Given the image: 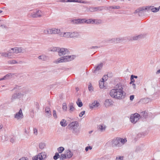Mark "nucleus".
<instances>
[{
	"label": "nucleus",
	"instance_id": "nucleus-1",
	"mask_svg": "<svg viewBox=\"0 0 160 160\" xmlns=\"http://www.w3.org/2000/svg\"><path fill=\"white\" fill-rule=\"evenodd\" d=\"M122 85L120 84L116 85L114 88L111 90L110 92V95L112 97L116 99H120L124 98V92Z\"/></svg>",
	"mask_w": 160,
	"mask_h": 160
},
{
	"label": "nucleus",
	"instance_id": "nucleus-2",
	"mask_svg": "<svg viewBox=\"0 0 160 160\" xmlns=\"http://www.w3.org/2000/svg\"><path fill=\"white\" fill-rule=\"evenodd\" d=\"M73 56L67 55L58 58V59L55 61L54 62L58 64L61 62H69L73 60Z\"/></svg>",
	"mask_w": 160,
	"mask_h": 160
},
{
	"label": "nucleus",
	"instance_id": "nucleus-3",
	"mask_svg": "<svg viewBox=\"0 0 160 160\" xmlns=\"http://www.w3.org/2000/svg\"><path fill=\"white\" fill-rule=\"evenodd\" d=\"M48 157L46 152H42L32 158V160H44Z\"/></svg>",
	"mask_w": 160,
	"mask_h": 160
},
{
	"label": "nucleus",
	"instance_id": "nucleus-4",
	"mask_svg": "<svg viewBox=\"0 0 160 160\" xmlns=\"http://www.w3.org/2000/svg\"><path fill=\"white\" fill-rule=\"evenodd\" d=\"M30 92L29 90H27L25 93L24 92H18L14 94L12 96L11 100L13 101L16 99L20 98L22 97L25 94H27Z\"/></svg>",
	"mask_w": 160,
	"mask_h": 160
},
{
	"label": "nucleus",
	"instance_id": "nucleus-5",
	"mask_svg": "<svg viewBox=\"0 0 160 160\" xmlns=\"http://www.w3.org/2000/svg\"><path fill=\"white\" fill-rule=\"evenodd\" d=\"M150 9L152 12H157L159 11V8H153V6H150V7L147 6L145 8H142L139 11L138 15L140 16V14L142 12V11L143 10H149Z\"/></svg>",
	"mask_w": 160,
	"mask_h": 160
},
{
	"label": "nucleus",
	"instance_id": "nucleus-6",
	"mask_svg": "<svg viewBox=\"0 0 160 160\" xmlns=\"http://www.w3.org/2000/svg\"><path fill=\"white\" fill-rule=\"evenodd\" d=\"M139 118H140V115L138 113H135L131 115V121L132 123H135L139 120Z\"/></svg>",
	"mask_w": 160,
	"mask_h": 160
},
{
	"label": "nucleus",
	"instance_id": "nucleus-7",
	"mask_svg": "<svg viewBox=\"0 0 160 160\" xmlns=\"http://www.w3.org/2000/svg\"><path fill=\"white\" fill-rule=\"evenodd\" d=\"M42 16V13L41 11L38 10L36 12H33L31 13L30 17L32 18H35L40 17Z\"/></svg>",
	"mask_w": 160,
	"mask_h": 160
},
{
	"label": "nucleus",
	"instance_id": "nucleus-8",
	"mask_svg": "<svg viewBox=\"0 0 160 160\" xmlns=\"http://www.w3.org/2000/svg\"><path fill=\"white\" fill-rule=\"evenodd\" d=\"M58 53L59 56H61L68 54L69 52L67 48H59Z\"/></svg>",
	"mask_w": 160,
	"mask_h": 160
},
{
	"label": "nucleus",
	"instance_id": "nucleus-9",
	"mask_svg": "<svg viewBox=\"0 0 160 160\" xmlns=\"http://www.w3.org/2000/svg\"><path fill=\"white\" fill-rule=\"evenodd\" d=\"M123 40V39L122 38H112L108 40V42L110 43H118L121 42Z\"/></svg>",
	"mask_w": 160,
	"mask_h": 160
},
{
	"label": "nucleus",
	"instance_id": "nucleus-10",
	"mask_svg": "<svg viewBox=\"0 0 160 160\" xmlns=\"http://www.w3.org/2000/svg\"><path fill=\"white\" fill-rule=\"evenodd\" d=\"M23 117V114L21 109H20L19 112H17L14 115V118L18 120L22 119Z\"/></svg>",
	"mask_w": 160,
	"mask_h": 160
},
{
	"label": "nucleus",
	"instance_id": "nucleus-11",
	"mask_svg": "<svg viewBox=\"0 0 160 160\" xmlns=\"http://www.w3.org/2000/svg\"><path fill=\"white\" fill-rule=\"evenodd\" d=\"M70 129L73 130V129L77 128L78 126V122H71L69 125Z\"/></svg>",
	"mask_w": 160,
	"mask_h": 160
},
{
	"label": "nucleus",
	"instance_id": "nucleus-12",
	"mask_svg": "<svg viewBox=\"0 0 160 160\" xmlns=\"http://www.w3.org/2000/svg\"><path fill=\"white\" fill-rule=\"evenodd\" d=\"M84 19H77L73 20L72 21V22L73 24H80L84 23Z\"/></svg>",
	"mask_w": 160,
	"mask_h": 160
},
{
	"label": "nucleus",
	"instance_id": "nucleus-13",
	"mask_svg": "<svg viewBox=\"0 0 160 160\" xmlns=\"http://www.w3.org/2000/svg\"><path fill=\"white\" fill-rule=\"evenodd\" d=\"M121 144L120 142V140L119 138L116 139H113L112 141V145L114 146L120 147L121 146Z\"/></svg>",
	"mask_w": 160,
	"mask_h": 160
},
{
	"label": "nucleus",
	"instance_id": "nucleus-14",
	"mask_svg": "<svg viewBox=\"0 0 160 160\" xmlns=\"http://www.w3.org/2000/svg\"><path fill=\"white\" fill-rule=\"evenodd\" d=\"M103 65L102 63H100L98 64L95 68V70H94L93 72L95 74H97L98 73V71L101 70L102 68Z\"/></svg>",
	"mask_w": 160,
	"mask_h": 160
},
{
	"label": "nucleus",
	"instance_id": "nucleus-15",
	"mask_svg": "<svg viewBox=\"0 0 160 160\" xmlns=\"http://www.w3.org/2000/svg\"><path fill=\"white\" fill-rule=\"evenodd\" d=\"M38 58L39 60L42 61H46L48 59V57L44 54H42L39 56L38 57Z\"/></svg>",
	"mask_w": 160,
	"mask_h": 160
},
{
	"label": "nucleus",
	"instance_id": "nucleus-16",
	"mask_svg": "<svg viewBox=\"0 0 160 160\" xmlns=\"http://www.w3.org/2000/svg\"><path fill=\"white\" fill-rule=\"evenodd\" d=\"M98 128L99 129L101 132H103L105 131L106 126L103 124L99 125L98 126Z\"/></svg>",
	"mask_w": 160,
	"mask_h": 160
},
{
	"label": "nucleus",
	"instance_id": "nucleus-17",
	"mask_svg": "<svg viewBox=\"0 0 160 160\" xmlns=\"http://www.w3.org/2000/svg\"><path fill=\"white\" fill-rule=\"evenodd\" d=\"M100 103L97 101H94L90 106V108H96L99 106Z\"/></svg>",
	"mask_w": 160,
	"mask_h": 160
},
{
	"label": "nucleus",
	"instance_id": "nucleus-18",
	"mask_svg": "<svg viewBox=\"0 0 160 160\" xmlns=\"http://www.w3.org/2000/svg\"><path fill=\"white\" fill-rule=\"evenodd\" d=\"M74 104L72 102H71L69 103L68 105L69 109V111L70 113H72L75 110V108L73 106Z\"/></svg>",
	"mask_w": 160,
	"mask_h": 160
},
{
	"label": "nucleus",
	"instance_id": "nucleus-19",
	"mask_svg": "<svg viewBox=\"0 0 160 160\" xmlns=\"http://www.w3.org/2000/svg\"><path fill=\"white\" fill-rule=\"evenodd\" d=\"M65 154H66V157H67L68 158H69L72 157L73 155L72 152L69 149H68L65 152Z\"/></svg>",
	"mask_w": 160,
	"mask_h": 160
},
{
	"label": "nucleus",
	"instance_id": "nucleus-20",
	"mask_svg": "<svg viewBox=\"0 0 160 160\" xmlns=\"http://www.w3.org/2000/svg\"><path fill=\"white\" fill-rule=\"evenodd\" d=\"M79 36V34L77 32H70V38H78Z\"/></svg>",
	"mask_w": 160,
	"mask_h": 160
},
{
	"label": "nucleus",
	"instance_id": "nucleus-21",
	"mask_svg": "<svg viewBox=\"0 0 160 160\" xmlns=\"http://www.w3.org/2000/svg\"><path fill=\"white\" fill-rule=\"evenodd\" d=\"M112 104V101L110 99H106L104 103V105L106 107H108Z\"/></svg>",
	"mask_w": 160,
	"mask_h": 160
},
{
	"label": "nucleus",
	"instance_id": "nucleus-22",
	"mask_svg": "<svg viewBox=\"0 0 160 160\" xmlns=\"http://www.w3.org/2000/svg\"><path fill=\"white\" fill-rule=\"evenodd\" d=\"M45 111L46 113H47V117H50L52 115L49 108L48 107H46L45 109Z\"/></svg>",
	"mask_w": 160,
	"mask_h": 160
},
{
	"label": "nucleus",
	"instance_id": "nucleus-23",
	"mask_svg": "<svg viewBox=\"0 0 160 160\" xmlns=\"http://www.w3.org/2000/svg\"><path fill=\"white\" fill-rule=\"evenodd\" d=\"M11 50L13 51V52L14 53H16V54L20 53L19 47H15L14 48H11Z\"/></svg>",
	"mask_w": 160,
	"mask_h": 160
},
{
	"label": "nucleus",
	"instance_id": "nucleus-24",
	"mask_svg": "<svg viewBox=\"0 0 160 160\" xmlns=\"http://www.w3.org/2000/svg\"><path fill=\"white\" fill-rule=\"evenodd\" d=\"M101 7H96L91 8L89 9V11L91 12H94L97 11L98 10H101Z\"/></svg>",
	"mask_w": 160,
	"mask_h": 160
},
{
	"label": "nucleus",
	"instance_id": "nucleus-25",
	"mask_svg": "<svg viewBox=\"0 0 160 160\" xmlns=\"http://www.w3.org/2000/svg\"><path fill=\"white\" fill-rule=\"evenodd\" d=\"M60 30L58 28H51L52 34H57L60 32Z\"/></svg>",
	"mask_w": 160,
	"mask_h": 160
},
{
	"label": "nucleus",
	"instance_id": "nucleus-26",
	"mask_svg": "<svg viewBox=\"0 0 160 160\" xmlns=\"http://www.w3.org/2000/svg\"><path fill=\"white\" fill-rule=\"evenodd\" d=\"M43 32L45 34H52V32H51V29H45L44 31Z\"/></svg>",
	"mask_w": 160,
	"mask_h": 160
},
{
	"label": "nucleus",
	"instance_id": "nucleus-27",
	"mask_svg": "<svg viewBox=\"0 0 160 160\" xmlns=\"http://www.w3.org/2000/svg\"><path fill=\"white\" fill-rule=\"evenodd\" d=\"M11 77V75L10 74H9L4 76V77L1 78L0 79V81L5 80L6 79H9Z\"/></svg>",
	"mask_w": 160,
	"mask_h": 160
},
{
	"label": "nucleus",
	"instance_id": "nucleus-28",
	"mask_svg": "<svg viewBox=\"0 0 160 160\" xmlns=\"http://www.w3.org/2000/svg\"><path fill=\"white\" fill-rule=\"evenodd\" d=\"M72 132L75 134L78 135L80 132V129L78 128H76L73 129L72 130Z\"/></svg>",
	"mask_w": 160,
	"mask_h": 160
},
{
	"label": "nucleus",
	"instance_id": "nucleus-29",
	"mask_svg": "<svg viewBox=\"0 0 160 160\" xmlns=\"http://www.w3.org/2000/svg\"><path fill=\"white\" fill-rule=\"evenodd\" d=\"M46 146V143L44 142H40L39 143V147L40 149H44Z\"/></svg>",
	"mask_w": 160,
	"mask_h": 160
},
{
	"label": "nucleus",
	"instance_id": "nucleus-30",
	"mask_svg": "<svg viewBox=\"0 0 160 160\" xmlns=\"http://www.w3.org/2000/svg\"><path fill=\"white\" fill-rule=\"evenodd\" d=\"M64 38H70V32H64Z\"/></svg>",
	"mask_w": 160,
	"mask_h": 160
},
{
	"label": "nucleus",
	"instance_id": "nucleus-31",
	"mask_svg": "<svg viewBox=\"0 0 160 160\" xmlns=\"http://www.w3.org/2000/svg\"><path fill=\"white\" fill-rule=\"evenodd\" d=\"M93 19H90L88 20H86L84 19V22H86L88 24L92 23L93 24Z\"/></svg>",
	"mask_w": 160,
	"mask_h": 160
},
{
	"label": "nucleus",
	"instance_id": "nucleus-32",
	"mask_svg": "<svg viewBox=\"0 0 160 160\" xmlns=\"http://www.w3.org/2000/svg\"><path fill=\"white\" fill-rule=\"evenodd\" d=\"M148 116V113L145 111L142 112L141 113V117L146 118Z\"/></svg>",
	"mask_w": 160,
	"mask_h": 160
},
{
	"label": "nucleus",
	"instance_id": "nucleus-33",
	"mask_svg": "<svg viewBox=\"0 0 160 160\" xmlns=\"http://www.w3.org/2000/svg\"><path fill=\"white\" fill-rule=\"evenodd\" d=\"M59 47H53L50 48V51L52 52H58Z\"/></svg>",
	"mask_w": 160,
	"mask_h": 160
},
{
	"label": "nucleus",
	"instance_id": "nucleus-34",
	"mask_svg": "<svg viewBox=\"0 0 160 160\" xmlns=\"http://www.w3.org/2000/svg\"><path fill=\"white\" fill-rule=\"evenodd\" d=\"M61 125L63 127H65L67 125L66 121L64 119H62L60 122Z\"/></svg>",
	"mask_w": 160,
	"mask_h": 160
},
{
	"label": "nucleus",
	"instance_id": "nucleus-35",
	"mask_svg": "<svg viewBox=\"0 0 160 160\" xmlns=\"http://www.w3.org/2000/svg\"><path fill=\"white\" fill-rule=\"evenodd\" d=\"M76 103L78 106L79 107H81L83 105L81 100H80L79 98L78 99V101L76 102Z\"/></svg>",
	"mask_w": 160,
	"mask_h": 160
},
{
	"label": "nucleus",
	"instance_id": "nucleus-36",
	"mask_svg": "<svg viewBox=\"0 0 160 160\" xmlns=\"http://www.w3.org/2000/svg\"><path fill=\"white\" fill-rule=\"evenodd\" d=\"M104 81H103L102 80L99 81V83L100 88H102L104 87Z\"/></svg>",
	"mask_w": 160,
	"mask_h": 160
},
{
	"label": "nucleus",
	"instance_id": "nucleus-37",
	"mask_svg": "<svg viewBox=\"0 0 160 160\" xmlns=\"http://www.w3.org/2000/svg\"><path fill=\"white\" fill-rule=\"evenodd\" d=\"M67 157L66 154H61L60 156V160H63L66 158Z\"/></svg>",
	"mask_w": 160,
	"mask_h": 160
},
{
	"label": "nucleus",
	"instance_id": "nucleus-38",
	"mask_svg": "<svg viewBox=\"0 0 160 160\" xmlns=\"http://www.w3.org/2000/svg\"><path fill=\"white\" fill-rule=\"evenodd\" d=\"M119 140H120V142H121L122 144L125 143L127 141V139L126 138L123 139L122 138H119Z\"/></svg>",
	"mask_w": 160,
	"mask_h": 160
},
{
	"label": "nucleus",
	"instance_id": "nucleus-39",
	"mask_svg": "<svg viewBox=\"0 0 160 160\" xmlns=\"http://www.w3.org/2000/svg\"><path fill=\"white\" fill-rule=\"evenodd\" d=\"M8 64H14L18 63V62L15 60H9L8 62Z\"/></svg>",
	"mask_w": 160,
	"mask_h": 160
},
{
	"label": "nucleus",
	"instance_id": "nucleus-40",
	"mask_svg": "<svg viewBox=\"0 0 160 160\" xmlns=\"http://www.w3.org/2000/svg\"><path fill=\"white\" fill-rule=\"evenodd\" d=\"M142 100L143 103H147L150 102V99L149 98H147L143 99Z\"/></svg>",
	"mask_w": 160,
	"mask_h": 160
},
{
	"label": "nucleus",
	"instance_id": "nucleus-41",
	"mask_svg": "<svg viewBox=\"0 0 160 160\" xmlns=\"http://www.w3.org/2000/svg\"><path fill=\"white\" fill-rule=\"evenodd\" d=\"M102 23V21L100 20H96L93 19V24H99Z\"/></svg>",
	"mask_w": 160,
	"mask_h": 160
},
{
	"label": "nucleus",
	"instance_id": "nucleus-42",
	"mask_svg": "<svg viewBox=\"0 0 160 160\" xmlns=\"http://www.w3.org/2000/svg\"><path fill=\"white\" fill-rule=\"evenodd\" d=\"M57 149L59 153H61L64 151V148L63 147H61L58 148Z\"/></svg>",
	"mask_w": 160,
	"mask_h": 160
},
{
	"label": "nucleus",
	"instance_id": "nucleus-43",
	"mask_svg": "<svg viewBox=\"0 0 160 160\" xmlns=\"http://www.w3.org/2000/svg\"><path fill=\"white\" fill-rule=\"evenodd\" d=\"M59 158H60V155L58 153L56 152L55 153V155L53 156V159L55 160H56Z\"/></svg>",
	"mask_w": 160,
	"mask_h": 160
},
{
	"label": "nucleus",
	"instance_id": "nucleus-44",
	"mask_svg": "<svg viewBox=\"0 0 160 160\" xmlns=\"http://www.w3.org/2000/svg\"><path fill=\"white\" fill-rule=\"evenodd\" d=\"M62 109L64 111H67V104L66 103H63L62 104Z\"/></svg>",
	"mask_w": 160,
	"mask_h": 160
},
{
	"label": "nucleus",
	"instance_id": "nucleus-45",
	"mask_svg": "<svg viewBox=\"0 0 160 160\" xmlns=\"http://www.w3.org/2000/svg\"><path fill=\"white\" fill-rule=\"evenodd\" d=\"M142 36L141 35H139L137 36H134L132 37V39L133 40H137L139 38H141Z\"/></svg>",
	"mask_w": 160,
	"mask_h": 160
},
{
	"label": "nucleus",
	"instance_id": "nucleus-46",
	"mask_svg": "<svg viewBox=\"0 0 160 160\" xmlns=\"http://www.w3.org/2000/svg\"><path fill=\"white\" fill-rule=\"evenodd\" d=\"M33 134L35 136H37L38 134V131L37 129L35 128H33Z\"/></svg>",
	"mask_w": 160,
	"mask_h": 160
},
{
	"label": "nucleus",
	"instance_id": "nucleus-47",
	"mask_svg": "<svg viewBox=\"0 0 160 160\" xmlns=\"http://www.w3.org/2000/svg\"><path fill=\"white\" fill-rule=\"evenodd\" d=\"M88 90L90 91H93V88L91 83H90L88 86Z\"/></svg>",
	"mask_w": 160,
	"mask_h": 160
},
{
	"label": "nucleus",
	"instance_id": "nucleus-48",
	"mask_svg": "<svg viewBox=\"0 0 160 160\" xmlns=\"http://www.w3.org/2000/svg\"><path fill=\"white\" fill-rule=\"evenodd\" d=\"M20 49V52L24 53L26 52V50L25 49L22 48V47H19Z\"/></svg>",
	"mask_w": 160,
	"mask_h": 160
},
{
	"label": "nucleus",
	"instance_id": "nucleus-49",
	"mask_svg": "<svg viewBox=\"0 0 160 160\" xmlns=\"http://www.w3.org/2000/svg\"><path fill=\"white\" fill-rule=\"evenodd\" d=\"M12 53H14L13 52V51H10L9 52H7V54H8V58H9L11 56H12V54H11Z\"/></svg>",
	"mask_w": 160,
	"mask_h": 160
},
{
	"label": "nucleus",
	"instance_id": "nucleus-50",
	"mask_svg": "<svg viewBox=\"0 0 160 160\" xmlns=\"http://www.w3.org/2000/svg\"><path fill=\"white\" fill-rule=\"evenodd\" d=\"M53 116L55 118H57L56 112L55 110H53Z\"/></svg>",
	"mask_w": 160,
	"mask_h": 160
},
{
	"label": "nucleus",
	"instance_id": "nucleus-51",
	"mask_svg": "<svg viewBox=\"0 0 160 160\" xmlns=\"http://www.w3.org/2000/svg\"><path fill=\"white\" fill-rule=\"evenodd\" d=\"M1 56L2 57H8V54L7 52H4L1 53Z\"/></svg>",
	"mask_w": 160,
	"mask_h": 160
},
{
	"label": "nucleus",
	"instance_id": "nucleus-52",
	"mask_svg": "<svg viewBox=\"0 0 160 160\" xmlns=\"http://www.w3.org/2000/svg\"><path fill=\"white\" fill-rule=\"evenodd\" d=\"M58 34L60 37H64V32H61L60 31Z\"/></svg>",
	"mask_w": 160,
	"mask_h": 160
},
{
	"label": "nucleus",
	"instance_id": "nucleus-53",
	"mask_svg": "<svg viewBox=\"0 0 160 160\" xmlns=\"http://www.w3.org/2000/svg\"><path fill=\"white\" fill-rule=\"evenodd\" d=\"M108 75L107 76H103L102 78V79L103 81H106L107 80V79L108 78Z\"/></svg>",
	"mask_w": 160,
	"mask_h": 160
},
{
	"label": "nucleus",
	"instance_id": "nucleus-54",
	"mask_svg": "<svg viewBox=\"0 0 160 160\" xmlns=\"http://www.w3.org/2000/svg\"><path fill=\"white\" fill-rule=\"evenodd\" d=\"M133 75H132L131 76L130 79L131 82L130 83V84L132 83V82H135V80L133 78Z\"/></svg>",
	"mask_w": 160,
	"mask_h": 160
},
{
	"label": "nucleus",
	"instance_id": "nucleus-55",
	"mask_svg": "<svg viewBox=\"0 0 160 160\" xmlns=\"http://www.w3.org/2000/svg\"><path fill=\"white\" fill-rule=\"evenodd\" d=\"M112 8L114 9H119L120 8V7L119 6H113L112 7Z\"/></svg>",
	"mask_w": 160,
	"mask_h": 160
},
{
	"label": "nucleus",
	"instance_id": "nucleus-56",
	"mask_svg": "<svg viewBox=\"0 0 160 160\" xmlns=\"http://www.w3.org/2000/svg\"><path fill=\"white\" fill-rule=\"evenodd\" d=\"M85 111H82L79 114V116L80 117H82V116L85 113Z\"/></svg>",
	"mask_w": 160,
	"mask_h": 160
},
{
	"label": "nucleus",
	"instance_id": "nucleus-57",
	"mask_svg": "<svg viewBox=\"0 0 160 160\" xmlns=\"http://www.w3.org/2000/svg\"><path fill=\"white\" fill-rule=\"evenodd\" d=\"M24 132L26 134H28L29 133L28 130H27L26 128H24Z\"/></svg>",
	"mask_w": 160,
	"mask_h": 160
},
{
	"label": "nucleus",
	"instance_id": "nucleus-58",
	"mask_svg": "<svg viewBox=\"0 0 160 160\" xmlns=\"http://www.w3.org/2000/svg\"><path fill=\"white\" fill-rule=\"evenodd\" d=\"M134 96L133 95H132L130 96V98L131 101H132L134 98Z\"/></svg>",
	"mask_w": 160,
	"mask_h": 160
},
{
	"label": "nucleus",
	"instance_id": "nucleus-59",
	"mask_svg": "<svg viewBox=\"0 0 160 160\" xmlns=\"http://www.w3.org/2000/svg\"><path fill=\"white\" fill-rule=\"evenodd\" d=\"M98 48V46H92L91 47L89 48L90 49H95V48Z\"/></svg>",
	"mask_w": 160,
	"mask_h": 160
},
{
	"label": "nucleus",
	"instance_id": "nucleus-60",
	"mask_svg": "<svg viewBox=\"0 0 160 160\" xmlns=\"http://www.w3.org/2000/svg\"><path fill=\"white\" fill-rule=\"evenodd\" d=\"M19 160H28V158L25 157H22L20 158Z\"/></svg>",
	"mask_w": 160,
	"mask_h": 160
},
{
	"label": "nucleus",
	"instance_id": "nucleus-61",
	"mask_svg": "<svg viewBox=\"0 0 160 160\" xmlns=\"http://www.w3.org/2000/svg\"><path fill=\"white\" fill-rule=\"evenodd\" d=\"M74 2H81V0H73Z\"/></svg>",
	"mask_w": 160,
	"mask_h": 160
},
{
	"label": "nucleus",
	"instance_id": "nucleus-62",
	"mask_svg": "<svg viewBox=\"0 0 160 160\" xmlns=\"http://www.w3.org/2000/svg\"><path fill=\"white\" fill-rule=\"evenodd\" d=\"M116 160H123V158L122 157H120L119 158H117Z\"/></svg>",
	"mask_w": 160,
	"mask_h": 160
},
{
	"label": "nucleus",
	"instance_id": "nucleus-63",
	"mask_svg": "<svg viewBox=\"0 0 160 160\" xmlns=\"http://www.w3.org/2000/svg\"><path fill=\"white\" fill-rule=\"evenodd\" d=\"M15 141V139L14 138H12L10 139V142H11L12 143H13Z\"/></svg>",
	"mask_w": 160,
	"mask_h": 160
},
{
	"label": "nucleus",
	"instance_id": "nucleus-64",
	"mask_svg": "<svg viewBox=\"0 0 160 160\" xmlns=\"http://www.w3.org/2000/svg\"><path fill=\"white\" fill-rule=\"evenodd\" d=\"M160 73V69L158 70L156 72V74H158Z\"/></svg>",
	"mask_w": 160,
	"mask_h": 160
}]
</instances>
